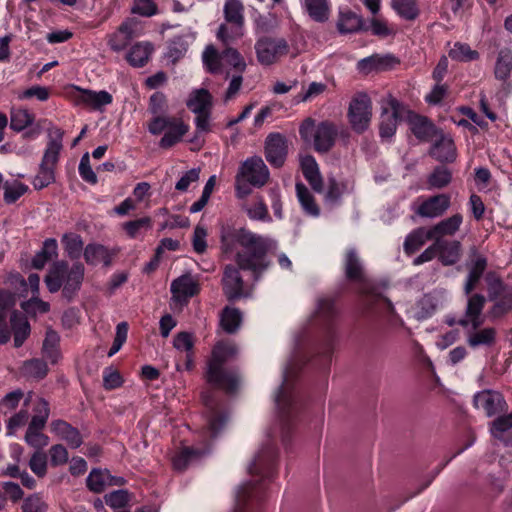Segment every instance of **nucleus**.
<instances>
[{
  "label": "nucleus",
  "mask_w": 512,
  "mask_h": 512,
  "mask_svg": "<svg viewBox=\"0 0 512 512\" xmlns=\"http://www.w3.org/2000/svg\"><path fill=\"white\" fill-rule=\"evenodd\" d=\"M392 8L400 18L406 21H414L420 15L416 0H392Z\"/></svg>",
  "instance_id": "nucleus-47"
},
{
  "label": "nucleus",
  "mask_w": 512,
  "mask_h": 512,
  "mask_svg": "<svg viewBox=\"0 0 512 512\" xmlns=\"http://www.w3.org/2000/svg\"><path fill=\"white\" fill-rule=\"evenodd\" d=\"M449 57L459 62H471L478 60L480 54L477 50L471 49L466 43L456 42L449 51Z\"/></svg>",
  "instance_id": "nucleus-50"
},
{
  "label": "nucleus",
  "mask_w": 512,
  "mask_h": 512,
  "mask_svg": "<svg viewBox=\"0 0 512 512\" xmlns=\"http://www.w3.org/2000/svg\"><path fill=\"white\" fill-rule=\"evenodd\" d=\"M407 123L413 135L421 142H430L441 132L426 116L408 109Z\"/></svg>",
  "instance_id": "nucleus-16"
},
{
  "label": "nucleus",
  "mask_w": 512,
  "mask_h": 512,
  "mask_svg": "<svg viewBox=\"0 0 512 512\" xmlns=\"http://www.w3.org/2000/svg\"><path fill=\"white\" fill-rule=\"evenodd\" d=\"M288 154L287 140L281 133H270L265 141V157L271 166L280 168Z\"/></svg>",
  "instance_id": "nucleus-14"
},
{
  "label": "nucleus",
  "mask_w": 512,
  "mask_h": 512,
  "mask_svg": "<svg viewBox=\"0 0 512 512\" xmlns=\"http://www.w3.org/2000/svg\"><path fill=\"white\" fill-rule=\"evenodd\" d=\"M61 243L71 260H78L83 254L84 242L79 234L73 232L65 233L61 238Z\"/></svg>",
  "instance_id": "nucleus-43"
},
{
  "label": "nucleus",
  "mask_w": 512,
  "mask_h": 512,
  "mask_svg": "<svg viewBox=\"0 0 512 512\" xmlns=\"http://www.w3.org/2000/svg\"><path fill=\"white\" fill-rule=\"evenodd\" d=\"M338 309L336 299L333 297L320 298L317 305V316L323 322L326 329V336L322 345L309 359V364L315 367L318 376L322 379L323 385L327 387V376L330 372L332 356L336 341L334 321Z\"/></svg>",
  "instance_id": "nucleus-4"
},
{
  "label": "nucleus",
  "mask_w": 512,
  "mask_h": 512,
  "mask_svg": "<svg viewBox=\"0 0 512 512\" xmlns=\"http://www.w3.org/2000/svg\"><path fill=\"white\" fill-rule=\"evenodd\" d=\"M199 451L192 447H184L179 453H177L173 459V467L178 471H183L187 468L189 462L199 455Z\"/></svg>",
  "instance_id": "nucleus-59"
},
{
  "label": "nucleus",
  "mask_w": 512,
  "mask_h": 512,
  "mask_svg": "<svg viewBox=\"0 0 512 512\" xmlns=\"http://www.w3.org/2000/svg\"><path fill=\"white\" fill-rule=\"evenodd\" d=\"M512 72V50L504 47L499 50L494 75L497 80L506 81Z\"/></svg>",
  "instance_id": "nucleus-40"
},
{
  "label": "nucleus",
  "mask_w": 512,
  "mask_h": 512,
  "mask_svg": "<svg viewBox=\"0 0 512 512\" xmlns=\"http://www.w3.org/2000/svg\"><path fill=\"white\" fill-rule=\"evenodd\" d=\"M474 406L481 409L487 416H493L502 410L505 404L502 395L492 390H483L475 394Z\"/></svg>",
  "instance_id": "nucleus-22"
},
{
  "label": "nucleus",
  "mask_w": 512,
  "mask_h": 512,
  "mask_svg": "<svg viewBox=\"0 0 512 512\" xmlns=\"http://www.w3.org/2000/svg\"><path fill=\"white\" fill-rule=\"evenodd\" d=\"M428 240H434L430 228L419 227L411 231L405 238L403 249L406 255L416 253Z\"/></svg>",
  "instance_id": "nucleus-33"
},
{
  "label": "nucleus",
  "mask_w": 512,
  "mask_h": 512,
  "mask_svg": "<svg viewBox=\"0 0 512 512\" xmlns=\"http://www.w3.org/2000/svg\"><path fill=\"white\" fill-rule=\"evenodd\" d=\"M55 180V169L39 164L38 172L32 180V185L35 190L39 191L54 183Z\"/></svg>",
  "instance_id": "nucleus-52"
},
{
  "label": "nucleus",
  "mask_w": 512,
  "mask_h": 512,
  "mask_svg": "<svg viewBox=\"0 0 512 512\" xmlns=\"http://www.w3.org/2000/svg\"><path fill=\"white\" fill-rule=\"evenodd\" d=\"M58 257V243L55 238H47L43 245L31 260L32 268L41 270L54 258Z\"/></svg>",
  "instance_id": "nucleus-36"
},
{
  "label": "nucleus",
  "mask_w": 512,
  "mask_h": 512,
  "mask_svg": "<svg viewBox=\"0 0 512 512\" xmlns=\"http://www.w3.org/2000/svg\"><path fill=\"white\" fill-rule=\"evenodd\" d=\"M28 189V186L22 182L15 181L13 184L6 182L4 184L3 199L6 204H13L23 196Z\"/></svg>",
  "instance_id": "nucleus-57"
},
{
  "label": "nucleus",
  "mask_w": 512,
  "mask_h": 512,
  "mask_svg": "<svg viewBox=\"0 0 512 512\" xmlns=\"http://www.w3.org/2000/svg\"><path fill=\"white\" fill-rule=\"evenodd\" d=\"M10 323L14 335V346L19 348L30 335V324L25 317L19 315L16 311L11 314Z\"/></svg>",
  "instance_id": "nucleus-38"
},
{
  "label": "nucleus",
  "mask_w": 512,
  "mask_h": 512,
  "mask_svg": "<svg viewBox=\"0 0 512 512\" xmlns=\"http://www.w3.org/2000/svg\"><path fill=\"white\" fill-rule=\"evenodd\" d=\"M452 179L451 171L444 166H437L428 177V184L433 188H444Z\"/></svg>",
  "instance_id": "nucleus-56"
},
{
  "label": "nucleus",
  "mask_w": 512,
  "mask_h": 512,
  "mask_svg": "<svg viewBox=\"0 0 512 512\" xmlns=\"http://www.w3.org/2000/svg\"><path fill=\"white\" fill-rule=\"evenodd\" d=\"M171 293L176 301H187L199 293V285L190 276H181L171 283Z\"/></svg>",
  "instance_id": "nucleus-28"
},
{
  "label": "nucleus",
  "mask_w": 512,
  "mask_h": 512,
  "mask_svg": "<svg viewBox=\"0 0 512 512\" xmlns=\"http://www.w3.org/2000/svg\"><path fill=\"white\" fill-rule=\"evenodd\" d=\"M239 267L228 264L225 266L222 277V289L229 302H235L244 296V280Z\"/></svg>",
  "instance_id": "nucleus-13"
},
{
  "label": "nucleus",
  "mask_w": 512,
  "mask_h": 512,
  "mask_svg": "<svg viewBox=\"0 0 512 512\" xmlns=\"http://www.w3.org/2000/svg\"><path fill=\"white\" fill-rule=\"evenodd\" d=\"M343 270L347 281L357 285L358 293L360 295H366L368 293V279L363 263L355 248H349L345 251Z\"/></svg>",
  "instance_id": "nucleus-11"
},
{
  "label": "nucleus",
  "mask_w": 512,
  "mask_h": 512,
  "mask_svg": "<svg viewBox=\"0 0 512 512\" xmlns=\"http://www.w3.org/2000/svg\"><path fill=\"white\" fill-rule=\"evenodd\" d=\"M59 342L60 338L56 331L48 330L46 332L42 353L44 358L50 361L51 364H56L60 358Z\"/></svg>",
  "instance_id": "nucleus-45"
},
{
  "label": "nucleus",
  "mask_w": 512,
  "mask_h": 512,
  "mask_svg": "<svg viewBox=\"0 0 512 512\" xmlns=\"http://www.w3.org/2000/svg\"><path fill=\"white\" fill-rule=\"evenodd\" d=\"M237 353L234 344L218 342L213 350L211 359L208 361L206 380L217 388L228 394H233L239 386V375L234 370L224 369V365Z\"/></svg>",
  "instance_id": "nucleus-6"
},
{
  "label": "nucleus",
  "mask_w": 512,
  "mask_h": 512,
  "mask_svg": "<svg viewBox=\"0 0 512 512\" xmlns=\"http://www.w3.org/2000/svg\"><path fill=\"white\" fill-rule=\"evenodd\" d=\"M463 222V216L456 213L448 218H445L437 224L430 227V231L436 239H444L446 236H453L459 230Z\"/></svg>",
  "instance_id": "nucleus-34"
},
{
  "label": "nucleus",
  "mask_w": 512,
  "mask_h": 512,
  "mask_svg": "<svg viewBox=\"0 0 512 512\" xmlns=\"http://www.w3.org/2000/svg\"><path fill=\"white\" fill-rule=\"evenodd\" d=\"M239 176L252 186L261 187L269 179V170L262 158L254 156L246 159L240 166Z\"/></svg>",
  "instance_id": "nucleus-12"
},
{
  "label": "nucleus",
  "mask_w": 512,
  "mask_h": 512,
  "mask_svg": "<svg viewBox=\"0 0 512 512\" xmlns=\"http://www.w3.org/2000/svg\"><path fill=\"white\" fill-rule=\"evenodd\" d=\"M106 504L112 509L124 508L130 501V494L127 490H114L105 495Z\"/></svg>",
  "instance_id": "nucleus-61"
},
{
  "label": "nucleus",
  "mask_w": 512,
  "mask_h": 512,
  "mask_svg": "<svg viewBox=\"0 0 512 512\" xmlns=\"http://www.w3.org/2000/svg\"><path fill=\"white\" fill-rule=\"evenodd\" d=\"M222 61L232 66L238 73L246 70V62L240 52L233 47H225L222 51Z\"/></svg>",
  "instance_id": "nucleus-54"
},
{
  "label": "nucleus",
  "mask_w": 512,
  "mask_h": 512,
  "mask_svg": "<svg viewBox=\"0 0 512 512\" xmlns=\"http://www.w3.org/2000/svg\"><path fill=\"white\" fill-rule=\"evenodd\" d=\"M439 138L432 144L429 155L440 163H452L456 159V147L454 141L445 136L442 131Z\"/></svg>",
  "instance_id": "nucleus-23"
},
{
  "label": "nucleus",
  "mask_w": 512,
  "mask_h": 512,
  "mask_svg": "<svg viewBox=\"0 0 512 512\" xmlns=\"http://www.w3.org/2000/svg\"><path fill=\"white\" fill-rule=\"evenodd\" d=\"M487 266V257L480 253L476 247H472L469 251V260L467 262L468 271L484 275Z\"/></svg>",
  "instance_id": "nucleus-55"
},
{
  "label": "nucleus",
  "mask_w": 512,
  "mask_h": 512,
  "mask_svg": "<svg viewBox=\"0 0 512 512\" xmlns=\"http://www.w3.org/2000/svg\"><path fill=\"white\" fill-rule=\"evenodd\" d=\"M154 46L150 42H137L126 54V60L132 67H144L151 58Z\"/></svg>",
  "instance_id": "nucleus-32"
},
{
  "label": "nucleus",
  "mask_w": 512,
  "mask_h": 512,
  "mask_svg": "<svg viewBox=\"0 0 512 512\" xmlns=\"http://www.w3.org/2000/svg\"><path fill=\"white\" fill-rule=\"evenodd\" d=\"M50 430L58 438L65 441L71 449H77L83 444V437L79 429L65 420H53L50 423Z\"/></svg>",
  "instance_id": "nucleus-19"
},
{
  "label": "nucleus",
  "mask_w": 512,
  "mask_h": 512,
  "mask_svg": "<svg viewBox=\"0 0 512 512\" xmlns=\"http://www.w3.org/2000/svg\"><path fill=\"white\" fill-rule=\"evenodd\" d=\"M11 305V295L7 291L0 289V345L6 344L10 340L7 313Z\"/></svg>",
  "instance_id": "nucleus-42"
},
{
  "label": "nucleus",
  "mask_w": 512,
  "mask_h": 512,
  "mask_svg": "<svg viewBox=\"0 0 512 512\" xmlns=\"http://www.w3.org/2000/svg\"><path fill=\"white\" fill-rule=\"evenodd\" d=\"M448 194H437L424 200L416 210L421 217L436 218L442 216L450 207Z\"/></svg>",
  "instance_id": "nucleus-20"
},
{
  "label": "nucleus",
  "mask_w": 512,
  "mask_h": 512,
  "mask_svg": "<svg viewBox=\"0 0 512 512\" xmlns=\"http://www.w3.org/2000/svg\"><path fill=\"white\" fill-rule=\"evenodd\" d=\"M115 255L116 252H111L106 246L99 243H89L83 251L85 262L90 266H96L102 262L105 267H109L112 265Z\"/></svg>",
  "instance_id": "nucleus-25"
},
{
  "label": "nucleus",
  "mask_w": 512,
  "mask_h": 512,
  "mask_svg": "<svg viewBox=\"0 0 512 512\" xmlns=\"http://www.w3.org/2000/svg\"><path fill=\"white\" fill-rule=\"evenodd\" d=\"M408 107L394 97H390L382 107L379 124V135L383 139L392 138L397 126L403 120H407Z\"/></svg>",
  "instance_id": "nucleus-8"
},
{
  "label": "nucleus",
  "mask_w": 512,
  "mask_h": 512,
  "mask_svg": "<svg viewBox=\"0 0 512 512\" xmlns=\"http://www.w3.org/2000/svg\"><path fill=\"white\" fill-rule=\"evenodd\" d=\"M308 15L316 22L323 23L329 18L328 0H304Z\"/></svg>",
  "instance_id": "nucleus-49"
},
{
  "label": "nucleus",
  "mask_w": 512,
  "mask_h": 512,
  "mask_svg": "<svg viewBox=\"0 0 512 512\" xmlns=\"http://www.w3.org/2000/svg\"><path fill=\"white\" fill-rule=\"evenodd\" d=\"M187 49L188 43L186 39L183 36H175L169 42L167 56L175 62L184 56Z\"/></svg>",
  "instance_id": "nucleus-62"
},
{
  "label": "nucleus",
  "mask_w": 512,
  "mask_h": 512,
  "mask_svg": "<svg viewBox=\"0 0 512 512\" xmlns=\"http://www.w3.org/2000/svg\"><path fill=\"white\" fill-rule=\"evenodd\" d=\"M186 105L193 113L210 111L212 106V96L209 91L204 88L195 90L190 94Z\"/></svg>",
  "instance_id": "nucleus-39"
},
{
  "label": "nucleus",
  "mask_w": 512,
  "mask_h": 512,
  "mask_svg": "<svg viewBox=\"0 0 512 512\" xmlns=\"http://www.w3.org/2000/svg\"><path fill=\"white\" fill-rule=\"evenodd\" d=\"M497 331L494 327L477 328L467 332L466 342L472 349L492 347L496 343Z\"/></svg>",
  "instance_id": "nucleus-30"
},
{
  "label": "nucleus",
  "mask_w": 512,
  "mask_h": 512,
  "mask_svg": "<svg viewBox=\"0 0 512 512\" xmlns=\"http://www.w3.org/2000/svg\"><path fill=\"white\" fill-rule=\"evenodd\" d=\"M35 121V115L26 108L13 107L10 111V129L14 132H22L32 126Z\"/></svg>",
  "instance_id": "nucleus-37"
},
{
  "label": "nucleus",
  "mask_w": 512,
  "mask_h": 512,
  "mask_svg": "<svg viewBox=\"0 0 512 512\" xmlns=\"http://www.w3.org/2000/svg\"><path fill=\"white\" fill-rule=\"evenodd\" d=\"M47 363L43 359L33 358L24 361L20 368L21 375L27 379L42 380L48 374Z\"/></svg>",
  "instance_id": "nucleus-41"
},
{
  "label": "nucleus",
  "mask_w": 512,
  "mask_h": 512,
  "mask_svg": "<svg viewBox=\"0 0 512 512\" xmlns=\"http://www.w3.org/2000/svg\"><path fill=\"white\" fill-rule=\"evenodd\" d=\"M439 261L444 266L456 264L462 251V245L458 240L436 239Z\"/></svg>",
  "instance_id": "nucleus-26"
},
{
  "label": "nucleus",
  "mask_w": 512,
  "mask_h": 512,
  "mask_svg": "<svg viewBox=\"0 0 512 512\" xmlns=\"http://www.w3.org/2000/svg\"><path fill=\"white\" fill-rule=\"evenodd\" d=\"M166 130L159 142V146L163 149H169L180 142L182 137L188 132L189 126L181 119L175 117Z\"/></svg>",
  "instance_id": "nucleus-35"
},
{
  "label": "nucleus",
  "mask_w": 512,
  "mask_h": 512,
  "mask_svg": "<svg viewBox=\"0 0 512 512\" xmlns=\"http://www.w3.org/2000/svg\"><path fill=\"white\" fill-rule=\"evenodd\" d=\"M107 485V475L105 470L94 468L86 478V486L89 491L100 494L105 490Z\"/></svg>",
  "instance_id": "nucleus-51"
},
{
  "label": "nucleus",
  "mask_w": 512,
  "mask_h": 512,
  "mask_svg": "<svg viewBox=\"0 0 512 512\" xmlns=\"http://www.w3.org/2000/svg\"><path fill=\"white\" fill-rule=\"evenodd\" d=\"M63 136L64 131L60 128H55L53 131L49 132L48 141L40 164L56 170L63 149Z\"/></svg>",
  "instance_id": "nucleus-17"
},
{
  "label": "nucleus",
  "mask_w": 512,
  "mask_h": 512,
  "mask_svg": "<svg viewBox=\"0 0 512 512\" xmlns=\"http://www.w3.org/2000/svg\"><path fill=\"white\" fill-rule=\"evenodd\" d=\"M487 285V298L480 293H471L467 296L465 317L470 320L471 327L477 329L482 326L481 318L486 300L492 302L488 310L491 320H498L512 311V285L507 284L495 272H488L485 276Z\"/></svg>",
  "instance_id": "nucleus-3"
},
{
  "label": "nucleus",
  "mask_w": 512,
  "mask_h": 512,
  "mask_svg": "<svg viewBox=\"0 0 512 512\" xmlns=\"http://www.w3.org/2000/svg\"><path fill=\"white\" fill-rule=\"evenodd\" d=\"M151 228L152 219L149 216H144L136 220L125 222L123 224V230L130 238H136L142 229L149 230Z\"/></svg>",
  "instance_id": "nucleus-58"
},
{
  "label": "nucleus",
  "mask_w": 512,
  "mask_h": 512,
  "mask_svg": "<svg viewBox=\"0 0 512 512\" xmlns=\"http://www.w3.org/2000/svg\"><path fill=\"white\" fill-rule=\"evenodd\" d=\"M372 116V102L366 93L356 94L349 105L348 119L352 129L361 134L369 127Z\"/></svg>",
  "instance_id": "nucleus-10"
},
{
  "label": "nucleus",
  "mask_w": 512,
  "mask_h": 512,
  "mask_svg": "<svg viewBox=\"0 0 512 512\" xmlns=\"http://www.w3.org/2000/svg\"><path fill=\"white\" fill-rule=\"evenodd\" d=\"M85 276V267L81 262L72 265L66 260L54 261L44 277L47 290L54 294L61 290L62 297L67 302H73L78 295Z\"/></svg>",
  "instance_id": "nucleus-5"
},
{
  "label": "nucleus",
  "mask_w": 512,
  "mask_h": 512,
  "mask_svg": "<svg viewBox=\"0 0 512 512\" xmlns=\"http://www.w3.org/2000/svg\"><path fill=\"white\" fill-rule=\"evenodd\" d=\"M224 18L227 23L243 28L244 6L239 0H227L224 5Z\"/></svg>",
  "instance_id": "nucleus-48"
},
{
  "label": "nucleus",
  "mask_w": 512,
  "mask_h": 512,
  "mask_svg": "<svg viewBox=\"0 0 512 512\" xmlns=\"http://www.w3.org/2000/svg\"><path fill=\"white\" fill-rule=\"evenodd\" d=\"M257 60L261 65L270 66L289 53V44L284 38L262 36L255 43Z\"/></svg>",
  "instance_id": "nucleus-9"
},
{
  "label": "nucleus",
  "mask_w": 512,
  "mask_h": 512,
  "mask_svg": "<svg viewBox=\"0 0 512 512\" xmlns=\"http://www.w3.org/2000/svg\"><path fill=\"white\" fill-rule=\"evenodd\" d=\"M339 131L335 123L325 120L319 122L314 130V150L319 154L328 153L335 145Z\"/></svg>",
  "instance_id": "nucleus-15"
},
{
  "label": "nucleus",
  "mask_w": 512,
  "mask_h": 512,
  "mask_svg": "<svg viewBox=\"0 0 512 512\" xmlns=\"http://www.w3.org/2000/svg\"><path fill=\"white\" fill-rule=\"evenodd\" d=\"M337 29L340 34H350L359 31L367 32L366 22L355 12L347 9L340 11L337 22Z\"/></svg>",
  "instance_id": "nucleus-31"
},
{
  "label": "nucleus",
  "mask_w": 512,
  "mask_h": 512,
  "mask_svg": "<svg viewBox=\"0 0 512 512\" xmlns=\"http://www.w3.org/2000/svg\"><path fill=\"white\" fill-rule=\"evenodd\" d=\"M77 90L79 92L77 101L93 110H102L104 106L111 104L113 101L112 95L105 90L98 92L81 88H77Z\"/></svg>",
  "instance_id": "nucleus-29"
},
{
  "label": "nucleus",
  "mask_w": 512,
  "mask_h": 512,
  "mask_svg": "<svg viewBox=\"0 0 512 512\" xmlns=\"http://www.w3.org/2000/svg\"><path fill=\"white\" fill-rule=\"evenodd\" d=\"M242 323V313L238 308L226 306L220 316L222 329L229 333H235Z\"/></svg>",
  "instance_id": "nucleus-44"
},
{
  "label": "nucleus",
  "mask_w": 512,
  "mask_h": 512,
  "mask_svg": "<svg viewBox=\"0 0 512 512\" xmlns=\"http://www.w3.org/2000/svg\"><path fill=\"white\" fill-rule=\"evenodd\" d=\"M397 64H399V60L393 55L373 54L359 60L357 70L361 74L368 75L372 72L389 70Z\"/></svg>",
  "instance_id": "nucleus-18"
},
{
  "label": "nucleus",
  "mask_w": 512,
  "mask_h": 512,
  "mask_svg": "<svg viewBox=\"0 0 512 512\" xmlns=\"http://www.w3.org/2000/svg\"><path fill=\"white\" fill-rule=\"evenodd\" d=\"M512 428V412L497 417L491 425L490 431L494 438L501 440L503 433Z\"/></svg>",
  "instance_id": "nucleus-63"
},
{
  "label": "nucleus",
  "mask_w": 512,
  "mask_h": 512,
  "mask_svg": "<svg viewBox=\"0 0 512 512\" xmlns=\"http://www.w3.org/2000/svg\"><path fill=\"white\" fill-rule=\"evenodd\" d=\"M47 504L38 495L26 497L21 506L22 512H47Z\"/></svg>",
  "instance_id": "nucleus-64"
},
{
  "label": "nucleus",
  "mask_w": 512,
  "mask_h": 512,
  "mask_svg": "<svg viewBox=\"0 0 512 512\" xmlns=\"http://www.w3.org/2000/svg\"><path fill=\"white\" fill-rule=\"evenodd\" d=\"M300 166L303 176L311 188L315 192L321 193L323 191V178L315 157L312 155L303 156L300 160Z\"/></svg>",
  "instance_id": "nucleus-27"
},
{
  "label": "nucleus",
  "mask_w": 512,
  "mask_h": 512,
  "mask_svg": "<svg viewBox=\"0 0 512 512\" xmlns=\"http://www.w3.org/2000/svg\"><path fill=\"white\" fill-rule=\"evenodd\" d=\"M203 403L209 410L208 416V430L211 438L217 437L218 433L225 426L228 417L227 413L216 407L214 400L211 395L203 394Z\"/></svg>",
  "instance_id": "nucleus-24"
},
{
  "label": "nucleus",
  "mask_w": 512,
  "mask_h": 512,
  "mask_svg": "<svg viewBox=\"0 0 512 512\" xmlns=\"http://www.w3.org/2000/svg\"><path fill=\"white\" fill-rule=\"evenodd\" d=\"M136 28L137 23L133 20L122 22L117 31L114 32L108 40V45L111 50L120 52L126 49L136 37Z\"/></svg>",
  "instance_id": "nucleus-21"
},
{
  "label": "nucleus",
  "mask_w": 512,
  "mask_h": 512,
  "mask_svg": "<svg viewBox=\"0 0 512 512\" xmlns=\"http://www.w3.org/2000/svg\"><path fill=\"white\" fill-rule=\"evenodd\" d=\"M285 382L286 375L284 376L283 383L277 388L275 404L281 423L282 441L287 446L297 423V414L295 396L292 391L287 390Z\"/></svg>",
  "instance_id": "nucleus-7"
},
{
  "label": "nucleus",
  "mask_w": 512,
  "mask_h": 512,
  "mask_svg": "<svg viewBox=\"0 0 512 512\" xmlns=\"http://www.w3.org/2000/svg\"><path fill=\"white\" fill-rule=\"evenodd\" d=\"M296 194L301 207L306 214L314 217L319 216L320 209L315 202V198L302 182L296 183Z\"/></svg>",
  "instance_id": "nucleus-46"
},
{
  "label": "nucleus",
  "mask_w": 512,
  "mask_h": 512,
  "mask_svg": "<svg viewBox=\"0 0 512 512\" xmlns=\"http://www.w3.org/2000/svg\"><path fill=\"white\" fill-rule=\"evenodd\" d=\"M242 28L232 25L229 27L227 24L222 23L216 33L217 39L222 43L224 47H230V45L242 37Z\"/></svg>",
  "instance_id": "nucleus-53"
},
{
  "label": "nucleus",
  "mask_w": 512,
  "mask_h": 512,
  "mask_svg": "<svg viewBox=\"0 0 512 512\" xmlns=\"http://www.w3.org/2000/svg\"><path fill=\"white\" fill-rule=\"evenodd\" d=\"M279 450L272 444L264 445L248 467L252 476L257 477L241 485L236 494L235 512H250L252 503L261 506L268 497V484L278 473Z\"/></svg>",
  "instance_id": "nucleus-2"
},
{
  "label": "nucleus",
  "mask_w": 512,
  "mask_h": 512,
  "mask_svg": "<svg viewBox=\"0 0 512 512\" xmlns=\"http://www.w3.org/2000/svg\"><path fill=\"white\" fill-rule=\"evenodd\" d=\"M222 52H219L213 45H208L203 52V62L212 73L221 70Z\"/></svg>",
  "instance_id": "nucleus-60"
},
{
  "label": "nucleus",
  "mask_w": 512,
  "mask_h": 512,
  "mask_svg": "<svg viewBox=\"0 0 512 512\" xmlns=\"http://www.w3.org/2000/svg\"><path fill=\"white\" fill-rule=\"evenodd\" d=\"M220 251L225 259H233L242 271L251 273L255 282L273 266L270 252L273 241L244 227L224 224L220 228Z\"/></svg>",
  "instance_id": "nucleus-1"
}]
</instances>
